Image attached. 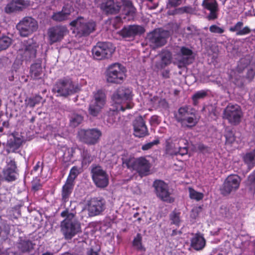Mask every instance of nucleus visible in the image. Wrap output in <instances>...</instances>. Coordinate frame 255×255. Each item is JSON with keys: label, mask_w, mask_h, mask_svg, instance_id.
<instances>
[{"label": "nucleus", "mask_w": 255, "mask_h": 255, "mask_svg": "<svg viewBox=\"0 0 255 255\" xmlns=\"http://www.w3.org/2000/svg\"><path fill=\"white\" fill-rule=\"evenodd\" d=\"M99 2L100 0H96ZM100 8L107 14H116L123 7V13L126 15L133 16L135 9L131 2L128 0H122L121 2L114 0H102Z\"/></svg>", "instance_id": "1"}, {"label": "nucleus", "mask_w": 255, "mask_h": 255, "mask_svg": "<svg viewBox=\"0 0 255 255\" xmlns=\"http://www.w3.org/2000/svg\"><path fill=\"white\" fill-rule=\"evenodd\" d=\"M61 216L66 217L61 223V231L66 240L71 239L81 232L80 223L75 219V214L67 209L62 212Z\"/></svg>", "instance_id": "2"}, {"label": "nucleus", "mask_w": 255, "mask_h": 255, "mask_svg": "<svg viewBox=\"0 0 255 255\" xmlns=\"http://www.w3.org/2000/svg\"><path fill=\"white\" fill-rule=\"evenodd\" d=\"M132 90L129 88H119L113 94L112 100L117 111H124L127 109H131L133 106Z\"/></svg>", "instance_id": "3"}, {"label": "nucleus", "mask_w": 255, "mask_h": 255, "mask_svg": "<svg viewBox=\"0 0 255 255\" xmlns=\"http://www.w3.org/2000/svg\"><path fill=\"white\" fill-rule=\"evenodd\" d=\"M79 90L78 84L70 78H64L57 80L53 86L52 92L57 97L67 98Z\"/></svg>", "instance_id": "4"}, {"label": "nucleus", "mask_w": 255, "mask_h": 255, "mask_svg": "<svg viewBox=\"0 0 255 255\" xmlns=\"http://www.w3.org/2000/svg\"><path fill=\"white\" fill-rule=\"evenodd\" d=\"M72 33L76 36H87L95 30L96 23L93 21H88L82 17H78L70 23Z\"/></svg>", "instance_id": "5"}, {"label": "nucleus", "mask_w": 255, "mask_h": 255, "mask_svg": "<svg viewBox=\"0 0 255 255\" xmlns=\"http://www.w3.org/2000/svg\"><path fill=\"white\" fill-rule=\"evenodd\" d=\"M123 164L128 168L135 170L141 176H146L150 173L151 164L144 157H130L125 159Z\"/></svg>", "instance_id": "6"}, {"label": "nucleus", "mask_w": 255, "mask_h": 255, "mask_svg": "<svg viewBox=\"0 0 255 255\" xmlns=\"http://www.w3.org/2000/svg\"><path fill=\"white\" fill-rule=\"evenodd\" d=\"M105 76L108 83L121 84L126 78V70L121 64L114 63L108 67Z\"/></svg>", "instance_id": "7"}, {"label": "nucleus", "mask_w": 255, "mask_h": 255, "mask_svg": "<svg viewBox=\"0 0 255 255\" xmlns=\"http://www.w3.org/2000/svg\"><path fill=\"white\" fill-rule=\"evenodd\" d=\"M106 103V96L102 90H98L94 93L93 99L88 109L89 113L93 117L98 116L101 113Z\"/></svg>", "instance_id": "8"}, {"label": "nucleus", "mask_w": 255, "mask_h": 255, "mask_svg": "<svg viewBox=\"0 0 255 255\" xmlns=\"http://www.w3.org/2000/svg\"><path fill=\"white\" fill-rule=\"evenodd\" d=\"M38 25L37 21L30 16L22 18L16 25V28L20 36L27 37L36 31Z\"/></svg>", "instance_id": "9"}, {"label": "nucleus", "mask_w": 255, "mask_h": 255, "mask_svg": "<svg viewBox=\"0 0 255 255\" xmlns=\"http://www.w3.org/2000/svg\"><path fill=\"white\" fill-rule=\"evenodd\" d=\"M176 119L183 128H192L198 123V119L195 115L189 112L185 107L180 108L178 110Z\"/></svg>", "instance_id": "10"}, {"label": "nucleus", "mask_w": 255, "mask_h": 255, "mask_svg": "<svg viewBox=\"0 0 255 255\" xmlns=\"http://www.w3.org/2000/svg\"><path fill=\"white\" fill-rule=\"evenodd\" d=\"M115 47L110 42H98L92 49V54L95 59L101 60L111 56Z\"/></svg>", "instance_id": "11"}, {"label": "nucleus", "mask_w": 255, "mask_h": 255, "mask_svg": "<svg viewBox=\"0 0 255 255\" xmlns=\"http://www.w3.org/2000/svg\"><path fill=\"white\" fill-rule=\"evenodd\" d=\"M91 174L93 180L97 187L104 188L108 185L109 175L101 166H93L91 170Z\"/></svg>", "instance_id": "12"}, {"label": "nucleus", "mask_w": 255, "mask_h": 255, "mask_svg": "<svg viewBox=\"0 0 255 255\" xmlns=\"http://www.w3.org/2000/svg\"><path fill=\"white\" fill-rule=\"evenodd\" d=\"M243 113L239 105L229 104L224 110L223 117L231 124L237 125L240 122Z\"/></svg>", "instance_id": "13"}, {"label": "nucleus", "mask_w": 255, "mask_h": 255, "mask_svg": "<svg viewBox=\"0 0 255 255\" xmlns=\"http://www.w3.org/2000/svg\"><path fill=\"white\" fill-rule=\"evenodd\" d=\"M156 194L161 200L168 203L174 202V198L172 197L171 193L169 191L168 186L161 180L155 181L154 183Z\"/></svg>", "instance_id": "14"}, {"label": "nucleus", "mask_w": 255, "mask_h": 255, "mask_svg": "<svg viewBox=\"0 0 255 255\" xmlns=\"http://www.w3.org/2000/svg\"><path fill=\"white\" fill-rule=\"evenodd\" d=\"M168 33L166 31L158 29L154 30L148 35L150 45L153 48L164 45L166 42Z\"/></svg>", "instance_id": "15"}, {"label": "nucleus", "mask_w": 255, "mask_h": 255, "mask_svg": "<svg viewBox=\"0 0 255 255\" xmlns=\"http://www.w3.org/2000/svg\"><path fill=\"white\" fill-rule=\"evenodd\" d=\"M86 208L90 216L99 215L106 208V201L101 198H92L88 201Z\"/></svg>", "instance_id": "16"}, {"label": "nucleus", "mask_w": 255, "mask_h": 255, "mask_svg": "<svg viewBox=\"0 0 255 255\" xmlns=\"http://www.w3.org/2000/svg\"><path fill=\"white\" fill-rule=\"evenodd\" d=\"M241 179L237 175H231L225 180L221 188V193L224 195H228L233 192L236 191L240 186Z\"/></svg>", "instance_id": "17"}, {"label": "nucleus", "mask_w": 255, "mask_h": 255, "mask_svg": "<svg viewBox=\"0 0 255 255\" xmlns=\"http://www.w3.org/2000/svg\"><path fill=\"white\" fill-rule=\"evenodd\" d=\"M79 135L81 140L83 142L88 144L93 145L98 142L102 133L98 129L92 128L82 129L79 131Z\"/></svg>", "instance_id": "18"}, {"label": "nucleus", "mask_w": 255, "mask_h": 255, "mask_svg": "<svg viewBox=\"0 0 255 255\" xmlns=\"http://www.w3.org/2000/svg\"><path fill=\"white\" fill-rule=\"evenodd\" d=\"M68 30L66 27L58 25L51 27L48 30V40L50 44L60 41L67 34Z\"/></svg>", "instance_id": "19"}, {"label": "nucleus", "mask_w": 255, "mask_h": 255, "mask_svg": "<svg viewBox=\"0 0 255 255\" xmlns=\"http://www.w3.org/2000/svg\"><path fill=\"white\" fill-rule=\"evenodd\" d=\"M192 57V51L189 48L182 47L180 49L179 53L175 58V62L178 67L182 68L191 63Z\"/></svg>", "instance_id": "20"}, {"label": "nucleus", "mask_w": 255, "mask_h": 255, "mask_svg": "<svg viewBox=\"0 0 255 255\" xmlns=\"http://www.w3.org/2000/svg\"><path fill=\"white\" fill-rule=\"evenodd\" d=\"M134 135L142 137L148 135V130L144 121L141 117L137 118L133 122Z\"/></svg>", "instance_id": "21"}, {"label": "nucleus", "mask_w": 255, "mask_h": 255, "mask_svg": "<svg viewBox=\"0 0 255 255\" xmlns=\"http://www.w3.org/2000/svg\"><path fill=\"white\" fill-rule=\"evenodd\" d=\"M144 32V28L138 25H130L124 27L120 32V34L124 38L133 37L136 35L141 34Z\"/></svg>", "instance_id": "22"}, {"label": "nucleus", "mask_w": 255, "mask_h": 255, "mask_svg": "<svg viewBox=\"0 0 255 255\" xmlns=\"http://www.w3.org/2000/svg\"><path fill=\"white\" fill-rule=\"evenodd\" d=\"M3 174L5 179L8 181H14L16 179L17 173L14 160L10 159L7 161V165L3 171Z\"/></svg>", "instance_id": "23"}, {"label": "nucleus", "mask_w": 255, "mask_h": 255, "mask_svg": "<svg viewBox=\"0 0 255 255\" xmlns=\"http://www.w3.org/2000/svg\"><path fill=\"white\" fill-rule=\"evenodd\" d=\"M203 7L210 10L208 19H215L217 17L218 4L216 0H204L202 3Z\"/></svg>", "instance_id": "24"}, {"label": "nucleus", "mask_w": 255, "mask_h": 255, "mask_svg": "<svg viewBox=\"0 0 255 255\" xmlns=\"http://www.w3.org/2000/svg\"><path fill=\"white\" fill-rule=\"evenodd\" d=\"M73 8L71 6L66 5L64 6L61 11L54 13L52 16L53 20L56 21H62L68 18Z\"/></svg>", "instance_id": "25"}, {"label": "nucleus", "mask_w": 255, "mask_h": 255, "mask_svg": "<svg viewBox=\"0 0 255 255\" xmlns=\"http://www.w3.org/2000/svg\"><path fill=\"white\" fill-rule=\"evenodd\" d=\"M206 240L202 234L196 233L191 240V246L195 250H202L206 246Z\"/></svg>", "instance_id": "26"}, {"label": "nucleus", "mask_w": 255, "mask_h": 255, "mask_svg": "<svg viewBox=\"0 0 255 255\" xmlns=\"http://www.w3.org/2000/svg\"><path fill=\"white\" fill-rule=\"evenodd\" d=\"M24 5L23 0H14L7 4L5 8L6 13H11L15 11L20 10Z\"/></svg>", "instance_id": "27"}, {"label": "nucleus", "mask_w": 255, "mask_h": 255, "mask_svg": "<svg viewBox=\"0 0 255 255\" xmlns=\"http://www.w3.org/2000/svg\"><path fill=\"white\" fill-rule=\"evenodd\" d=\"M160 62L157 65L158 68H163L171 62V54L168 51H163L160 55Z\"/></svg>", "instance_id": "28"}, {"label": "nucleus", "mask_w": 255, "mask_h": 255, "mask_svg": "<svg viewBox=\"0 0 255 255\" xmlns=\"http://www.w3.org/2000/svg\"><path fill=\"white\" fill-rule=\"evenodd\" d=\"M74 187V183L66 180L65 184L62 187V200L66 202L68 201L70 195H71Z\"/></svg>", "instance_id": "29"}, {"label": "nucleus", "mask_w": 255, "mask_h": 255, "mask_svg": "<svg viewBox=\"0 0 255 255\" xmlns=\"http://www.w3.org/2000/svg\"><path fill=\"white\" fill-rule=\"evenodd\" d=\"M147 104L155 108L158 107H165L167 105L166 102L164 99L155 96H149Z\"/></svg>", "instance_id": "30"}, {"label": "nucleus", "mask_w": 255, "mask_h": 255, "mask_svg": "<svg viewBox=\"0 0 255 255\" xmlns=\"http://www.w3.org/2000/svg\"><path fill=\"white\" fill-rule=\"evenodd\" d=\"M243 160L249 169L253 168L255 165V149L247 152L243 156Z\"/></svg>", "instance_id": "31"}, {"label": "nucleus", "mask_w": 255, "mask_h": 255, "mask_svg": "<svg viewBox=\"0 0 255 255\" xmlns=\"http://www.w3.org/2000/svg\"><path fill=\"white\" fill-rule=\"evenodd\" d=\"M187 140L184 138H180L177 142L178 149L174 151H172V153L179 154L183 155L187 153L188 150L187 147Z\"/></svg>", "instance_id": "32"}, {"label": "nucleus", "mask_w": 255, "mask_h": 255, "mask_svg": "<svg viewBox=\"0 0 255 255\" xmlns=\"http://www.w3.org/2000/svg\"><path fill=\"white\" fill-rule=\"evenodd\" d=\"M36 50L35 45H29L27 46L23 53V58L27 60L34 58L36 56Z\"/></svg>", "instance_id": "33"}, {"label": "nucleus", "mask_w": 255, "mask_h": 255, "mask_svg": "<svg viewBox=\"0 0 255 255\" xmlns=\"http://www.w3.org/2000/svg\"><path fill=\"white\" fill-rule=\"evenodd\" d=\"M82 172V168L77 166H73L70 170L67 181L73 183L77 176Z\"/></svg>", "instance_id": "34"}, {"label": "nucleus", "mask_w": 255, "mask_h": 255, "mask_svg": "<svg viewBox=\"0 0 255 255\" xmlns=\"http://www.w3.org/2000/svg\"><path fill=\"white\" fill-rule=\"evenodd\" d=\"M83 120V117L81 114L73 113L70 117V125L71 126L75 127L80 124Z\"/></svg>", "instance_id": "35"}, {"label": "nucleus", "mask_w": 255, "mask_h": 255, "mask_svg": "<svg viewBox=\"0 0 255 255\" xmlns=\"http://www.w3.org/2000/svg\"><path fill=\"white\" fill-rule=\"evenodd\" d=\"M42 74V68L39 64H35L31 66L30 76L33 79H38Z\"/></svg>", "instance_id": "36"}, {"label": "nucleus", "mask_w": 255, "mask_h": 255, "mask_svg": "<svg viewBox=\"0 0 255 255\" xmlns=\"http://www.w3.org/2000/svg\"><path fill=\"white\" fill-rule=\"evenodd\" d=\"M42 97L38 95L30 97L25 100V105L27 107L33 108L36 105L39 104L42 102Z\"/></svg>", "instance_id": "37"}, {"label": "nucleus", "mask_w": 255, "mask_h": 255, "mask_svg": "<svg viewBox=\"0 0 255 255\" xmlns=\"http://www.w3.org/2000/svg\"><path fill=\"white\" fill-rule=\"evenodd\" d=\"M132 245L138 251H144L145 250L142 244V237L139 234H137L134 238Z\"/></svg>", "instance_id": "38"}, {"label": "nucleus", "mask_w": 255, "mask_h": 255, "mask_svg": "<svg viewBox=\"0 0 255 255\" xmlns=\"http://www.w3.org/2000/svg\"><path fill=\"white\" fill-rule=\"evenodd\" d=\"M250 63V58L249 57H246L241 59L238 64L237 71L239 73H241Z\"/></svg>", "instance_id": "39"}, {"label": "nucleus", "mask_w": 255, "mask_h": 255, "mask_svg": "<svg viewBox=\"0 0 255 255\" xmlns=\"http://www.w3.org/2000/svg\"><path fill=\"white\" fill-rule=\"evenodd\" d=\"M81 156L82 158V166H86L89 164L93 159V157L91 156L87 150H83Z\"/></svg>", "instance_id": "40"}, {"label": "nucleus", "mask_w": 255, "mask_h": 255, "mask_svg": "<svg viewBox=\"0 0 255 255\" xmlns=\"http://www.w3.org/2000/svg\"><path fill=\"white\" fill-rule=\"evenodd\" d=\"M11 39L6 36L0 37V51L7 49L11 44Z\"/></svg>", "instance_id": "41"}, {"label": "nucleus", "mask_w": 255, "mask_h": 255, "mask_svg": "<svg viewBox=\"0 0 255 255\" xmlns=\"http://www.w3.org/2000/svg\"><path fill=\"white\" fill-rule=\"evenodd\" d=\"M177 141L175 140L174 142L170 143L168 141L166 142V150L167 152L170 155H176V153H172V151H174L178 149Z\"/></svg>", "instance_id": "42"}, {"label": "nucleus", "mask_w": 255, "mask_h": 255, "mask_svg": "<svg viewBox=\"0 0 255 255\" xmlns=\"http://www.w3.org/2000/svg\"><path fill=\"white\" fill-rule=\"evenodd\" d=\"M207 95V91L201 90L197 92L192 96L194 104L198 103V101L200 99L205 98Z\"/></svg>", "instance_id": "43"}, {"label": "nucleus", "mask_w": 255, "mask_h": 255, "mask_svg": "<svg viewBox=\"0 0 255 255\" xmlns=\"http://www.w3.org/2000/svg\"><path fill=\"white\" fill-rule=\"evenodd\" d=\"M189 196L192 199L199 201L203 199L204 195L202 193L198 192L191 188H189Z\"/></svg>", "instance_id": "44"}, {"label": "nucleus", "mask_w": 255, "mask_h": 255, "mask_svg": "<svg viewBox=\"0 0 255 255\" xmlns=\"http://www.w3.org/2000/svg\"><path fill=\"white\" fill-rule=\"evenodd\" d=\"M19 248L23 253L29 252L32 248V245L29 241L23 242L20 244Z\"/></svg>", "instance_id": "45"}, {"label": "nucleus", "mask_w": 255, "mask_h": 255, "mask_svg": "<svg viewBox=\"0 0 255 255\" xmlns=\"http://www.w3.org/2000/svg\"><path fill=\"white\" fill-rule=\"evenodd\" d=\"M170 217L172 223L177 226L179 225L180 222V213L174 211L170 214Z\"/></svg>", "instance_id": "46"}, {"label": "nucleus", "mask_w": 255, "mask_h": 255, "mask_svg": "<svg viewBox=\"0 0 255 255\" xmlns=\"http://www.w3.org/2000/svg\"><path fill=\"white\" fill-rule=\"evenodd\" d=\"M225 136L226 139V144H232L235 140L233 133L230 131H227Z\"/></svg>", "instance_id": "47"}, {"label": "nucleus", "mask_w": 255, "mask_h": 255, "mask_svg": "<svg viewBox=\"0 0 255 255\" xmlns=\"http://www.w3.org/2000/svg\"><path fill=\"white\" fill-rule=\"evenodd\" d=\"M247 184L251 190H255V173L249 176Z\"/></svg>", "instance_id": "48"}, {"label": "nucleus", "mask_w": 255, "mask_h": 255, "mask_svg": "<svg viewBox=\"0 0 255 255\" xmlns=\"http://www.w3.org/2000/svg\"><path fill=\"white\" fill-rule=\"evenodd\" d=\"M159 143L158 139L154 140L152 142L147 143L142 146V149L143 150H148L150 149L153 145H157Z\"/></svg>", "instance_id": "49"}, {"label": "nucleus", "mask_w": 255, "mask_h": 255, "mask_svg": "<svg viewBox=\"0 0 255 255\" xmlns=\"http://www.w3.org/2000/svg\"><path fill=\"white\" fill-rule=\"evenodd\" d=\"M210 31L212 33L221 34L224 32L223 28L219 27L216 25H212L209 28Z\"/></svg>", "instance_id": "50"}, {"label": "nucleus", "mask_w": 255, "mask_h": 255, "mask_svg": "<svg viewBox=\"0 0 255 255\" xmlns=\"http://www.w3.org/2000/svg\"><path fill=\"white\" fill-rule=\"evenodd\" d=\"M182 3V0H168L167 3V8L176 7L180 5Z\"/></svg>", "instance_id": "51"}, {"label": "nucleus", "mask_w": 255, "mask_h": 255, "mask_svg": "<svg viewBox=\"0 0 255 255\" xmlns=\"http://www.w3.org/2000/svg\"><path fill=\"white\" fill-rule=\"evenodd\" d=\"M243 26V22L242 21L238 22L234 26L230 28L229 30L231 32H238L241 29Z\"/></svg>", "instance_id": "52"}, {"label": "nucleus", "mask_w": 255, "mask_h": 255, "mask_svg": "<svg viewBox=\"0 0 255 255\" xmlns=\"http://www.w3.org/2000/svg\"><path fill=\"white\" fill-rule=\"evenodd\" d=\"M251 32V29L248 26H245L243 28L241 29L240 31L236 33L238 35H243L249 34Z\"/></svg>", "instance_id": "53"}, {"label": "nucleus", "mask_w": 255, "mask_h": 255, "mask_svg": "<svg viewBox=\"0 0 255 255\" xmlns=\"http://www.w3.org/2000/svg\"><path fill=\"white\" fill-rule=\"evenodd\" d=\"M204 110L205 111L208 110L209 111L211 110L210 115H211L212 114H213L215 117H217L219 114V112H217V110L212 106H207V107L204 108Z\"/></svg>", "instance_id": "54"}, {"label": "nucleus", "mask_w": 255, "mask_h": 255, "mask_svg": "<svg viewBox=\"0 0 255 255\" xmlns=\"http://www.w3.org/2000/svg\"><path fill=\"white\" fill-rule=\"evenodd\" d=\"M150 123L152 125L156 126L160 123V120L157 116H153L150 119Z\"/></svg>", "instance_id": "55"}, {"label": "nucleus", "mask_w": 255, "mask_h": 255, "mask_svg": "<svg viewBox=\"0 0 255 255\" xmlns=\"http://www.w3.org/2000/svg\"><path fill=\"white\" fill-rule=\"evenodd\" d=\"M230 78L232 80V81L235 83V81H234V79L236 80V79H238V77L237 75H236V72L234 71H232L231 72Z\"/></svg>", "instance_id": "56"}, {"label": "nucleus", "mask_w": 255, "mask_h": 255, "mask_svg": "<svg viewBox=\"0 0 255 255\" xmlns=\"http://www.w3.org/2000/svg\"><path fill=\"white\" fill-rule=\"evenodd\" d=\"M40 168H41V170L42 168H41V163L39 161L33 167V170H32V172L33 171H37Z\"/></svg>", "instance_id": "57"}, {"label": "nucleus", "mask_w": 255, "mask_h": 255, "mask_svg": "<svg viewBox=\"0 0 255 255\" xmlns=\"http://www.w3.org/2000/svg\"><path fill=\"white\" fill-rule=\"evenodd\" d=\"M255 74V69H252L248 72V77L249 78H252Z\"/></svg>", "instance_id": "58"}, {"label": "nucleus", "mask_w": 255, "mask_h": 255, "mask_svg": "<svg viewBox=\"0 0 255 255\" xmlns=\"http://www.w3.org/2000/svg\"><path fill=\"white\" fill-rule=\"evenodd\" d=\"M40 187V185L39 184H35L34 183H32V188L35 190H38Z\"/></svg>", "instance_id": "59"}, {"label": "nucleus", "mask_w": 255, "mask_h": 255, "mask_svg": "<svg viewBox=\"0 0 255 255\" xmlns=\"http://www.w3.org/2000/svg\"><path fill=\"white\" fill-rule=\"evenodd\" d=\"M88 255H98V253L97 252L91 250L88 252Z\"/></svg>", "instance_id": "60"}, {"label": "nucleus", "mask_w": 255, "mask_h": 255, "mask_svg": "<svg viewBox=\"0 0 255 255\" xmlns=\"http://www.w3.org/2000/svg\"><path fill=\"white\" fill-rule=\"evenodd\" d=\"M168 74H169L168 72L166 71L163 73L162 75H163V77H164L165 78H167V77H168Z\"/></svg>", "instance_id": "61"}, {"label": "nucleus", "mask_w": 255, "mask_h": 255, "mask_svg": "<svg viewBox=\"0 0 255 255\" xmlns=\"http://www.w3.org/2000/svg\"><path fill=\"white\" fill-rule=\"evenodd\" d=\"M198 148H199V149L200 150H203V149H204V148H205V147H204V145H202V144H200V145H199V146H198Z\"/></svg>", "instance_id": "62"}, {"label": "nucleus", "mask_w": 255, "mask_h": 255, "mask_svg": "<svg viewBox=\"0 0 255 255\" xmlns=\"http://www.w3.org/2000/svg\"><path fill=\"white\" fill-rule=\"evenodd\" d=\"M42 255H53V254L50 253H46L42 254Z\"/></svg>", "instance_id": "63"}, {"label": "nucleus", "mask_w": 255, "mask_h": 255, "mask_svg": "<svg viewBox=\"0 0 255 255\" xmlns=\"http://www.w3.org/2000/svg\"><path fill=\"white\" fill-rule=\"evenodd\" d=\"M63 255H72L70 254H69V253H66V254H64Z\"/></svg>", "instance_id": "64"}]
</instances>
